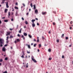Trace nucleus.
Here are the masks:
<instances>
[{"label":"nucleus","instance_id":"obj_61","mask_svg":"<svg viewBox=\"0 0 73 73\" xmlns=\"http://www.w3.org/2000/svg\"><path fill=\"white\" fill-rule=\"evenodd\" d=\"M23 6H24V7H25V4H24L23 3Z\"/></svg>","mask_w":73,"mask_h":73},{"label":"nucleus","instance_id":"obj_32","mask_svg":"<svg viewBox=\"0 0 73 73\" xmlns=\"http://www.w3.org/2000/svg\"><path fill=\"white\" fill-rule=\"evenodd\" d=\"M3 61V59H0V62H2Z\"/></svg>","mask_w":73,"mask_h":73},{"label":"nucleus","instance_id":"obj_21","mask_svg":"<svg viewBox=\"0 0 73 73\" xmlns=\"http://www.w3.org/2000/svg\"><path fill=\"white\" fill-rule=\"evenodd\" d=\"M15 9H19V8L17 7H15Z\"/></svg>","mask_w":73,"mask_h":73},{"label":"nucleus","instance_id":"obj_3","mask_svg":"<svg viewBox=\"0 0 73 73\" xmlns=\"http://www.w3.org/2000/svg\"><path fill=\"white\" fill-rule=\"evenodd\" d=\"M46 13H47L46 12H42V15H46Z\"/></svg>","mask_w":73,"mask_h":73},{"label":"nucleus","instance_id":"obj_37","mask_svg":"<svg viewBox=\"0 0 73 73\" xmlns=\"http://www.w3.org/2000/svg\"><path fill=\"white\" fill-rule=\"evenodd\" d=\"M62 58H64V55H62Z\"/></svg>","mask_w":73,"mask_h":73},{"label":"nucleus","instance_id":"obj_34","mask_svg":"<svg viewBox=\"0 0 73 73\" xmlns=\"http://www.w3.org/2000/svg\"><path fill=\"white\" fill-rule=\"evenodd\" d=\"M24 55H22L21 56V57H22V58H24Z\"/></svg>","mask_w":73,"mask_h":73},{"label":"nucleus","instance_id":"obj_48","mask_svg":"<svg viewBox=\"0 0 73 73\" xmlns=\"http://www.w3.org/2000/svg\"><path fill=\"white\" fill-rule=\"evenodd\" d=\"M12 11H14V9L13 8H12Z\"/></svg>","mask_w":73,"mask_h":73},{"label":"nucleus","instance_id":"obj_13","mask_svg":"<svg viewBox=\"0 0 73 73\" xmlns=\"http://www.w3.org/2000/svg\"><path fill=\"white\" fill-rule=\"evenodd\" d=\"M35 19H33L32 20H31V21L33 23H34V22L35 21Z\"/></svg>","mask_w":73,"mask_h":73},{"label":"nucleus","instance_id":"obj_64","mask_svg":"<svg viewBox=\"0 0 73 73\" xmlns=\"http://www.w3.org/2000/svg\"><path fill=\"white\" fill-rule=\"evenodd\" d=\"M7 46V44H6V45H5V46Z\"/></svg>","mask_w":73,"mask_h":73},{"label":"nucleus","instance_id":"obj_18","mask_svg":"<svg viewBox=\"0 0 73 73\" xmlns=\"http://www.w3.org/2000/svg\"><path fill=\"white\" fill-rule=\"evenodd\" d=\"M10 13H11V12H9V14H8L9 17L10 16V15H11V14Z\"/></svg>","mask_w":73,"mask_h":73},{"label":"nucleus","instance_id":"obj_22","mask_svg":"<svg viewBox=\"0 0 73 73\" xmlns=\"http://www.w3.org/2000/svg\"><path fill=\"white\" fill-rule=\"evenodd\" d=\"M22 54L23 55H25V54H24V51H22Z\"/></svg>","mask_w":73,"mask_h":73},{"label":"nucleus","instance_id":"obj_40","mask_svg":"<svg viewBox=\"0 0 73 73\" xmlns=\"http://www.w3.org/2000/svg\"><path fill=\"white\" fill-rule=\"evenodd\" d=\"M27 53H28V54L30 53V52H29L28 51H27Z\"/></svg>","mask_w":73,"mask_h":73},{"label":"nucleus","instance_id":"obj_6","mask_svg":"<svg viewBox=\"0 0 73 73\" xmlns=\"http://www.w3.org/2000/svg\"><path fill=\"white\" fill-rule=\"evenodd\" d=\"M26 45L27 46L28 48H29V49H31V46H30V45H29L28 44H26Z\"/></svg>","mask_w":73,"mask_h":73},{"label":"nucleus","instance_id":"obj_53","mask_svg":"<svg viewBox=\"0 0 73 73\" xmlns=\"http://www.w3.org/2000/svg\"><path fill=\"white\" fill-rule=\"evenodd\" d=\"M16 5H18V3H16Z\"/></svg>","mask_w":73,"mask_h":73},{"label":"nucleus","instance_id":"obj_46","mask_svg":"<svg viewBox=\"0 0 73 73\" xmlns=\"http://www.w3.org/2000/svg\"><path fill=\"white\" fill-rule=\"evenodd\" d=\"M37 25L39 26L40 25V24H39V23H37Z\"/></svg>","mask_w":73,"mask_h":73},{"label":"nucleus","instance_id":"obj_58","mask_svg":"<svg viewBox=\"0 0 73 73\" xmlns=\"http://www.w3.org/2000/svg\"><path fill=\"white\" fill-rule=\"evenodd\" d=\"M11 49H13V47H12V46H11Z\"/></svg>","mask_w":73,"mask_h":73},{"label":"nucleus","instance_id":"obj_44","mask_svg":"<svg viewBox=\"0 0 73 73\" xmlns=\"http://www.w3.org/2000/svg\"><path fill=\"white\" fill-rule=\"evenodd\" d=\"M52 24L54 25H55V23L54 22H53L52 23Z\"/></svg>","mask_w":73,"mask_h":73},{"label":"nucleus","instance_id":"obj_36","mask_svg":"<svg viewBox=\"0 0 73 73\" xmlns=\"http://www.w3.org/2000/svg\"><path fill=\"white\" fill-rule=\"evenodd\" d=\"M5 60H8V58L6 57L5 58Z\"/></svg>","mask_w":73,"mask_h":73},{"label":"nucleus","instance_id":"obj_33","mask_svg":"<svg viewBox=\"0 0 73 73\" xmlns=\"http://www.w3.org/2000/svg\"><path fill=\"white\" fill-rule=\"evenodd\" d=\"M72 23H73V21H71L70 22V24H72Z\"/></svg>","mask_w":73,"mask_h":73},{"label":"nucleus","instance_id":"obj_55","mask_svg":"<svg viewBox=\"0 0 73 73\" xmlns=\"http://www.w3.org/2000/svg\"><path fill=\"white\" fill-rule=\"evenodd\" d=\"M10 38H13V36H11Z\"/></svg>","mask_w":73,"mask_h":73},{"label":"nucleus","instance_id":"obj_42","mask_svg":"<svg viewBox=\"0 0 73 73\" xmlns=\"http://www.w3.org/2000/svg\"><path fill=\"white\" fill-rule=\"evenodd\" d=\"M57 42H59V40H57L56 41Z\"/></svg>","mask_w":73,"mask_h":73},{"label":"nucleus","instance_id":"obj_25","mask_svg":"<svg viewBox=\"0 0 73 73\" xmlns=\"http://www.w3.org/2000/svg\"><path fill=\"white\" fill-rule=\"evenodd\" d=\"M17 36H18V37H21V35H20V34H18V35H17Z\"/></svg>","mask_w":73,"mask_h":73},{"label":"nucleus","instance_id":"obj_12","mask_svg":"<svg viewBox=\"0 0 73 73\" xmlns=\"http://www.w3.org/2000/svg\"><path fill=\"white\" fill-rule=\"evenodd\" d=\"M21 37H22V38H23V40H25V37H24V36L23 35L21 36Z\"/></svg>","mask_w":73,"mask_h":73},{"label":"nucleus","instance_id":"obj_39","mask_svg":"<svg viewBox=\"0 0 73 73\" xmlns=\"http://www.w3.org/2000/svg\"><path fill=\"white\" fill-rule=\"evenodd\" d=\"M29 15V13H27L26 14V15L27 16H28V15Z\"/></svg>","mask_w":73,"mask_h":73},{"label":"nucleus","instance_id":"obj_5","mask_svg":"<svg viewBox=\"0 0 73 73\" xmlns=\"http://www.w3.org/2000/svg\"><path fill=\"white\" fill-rule=\"evenodd\" d=\"M10 33H11V32L10 31L7 32L6 36H8V35H10Z\"/></svg>","mask_w":73,"mask_h":73},{"label":"nucleus","instance_id":"obj_38","mask_svg":"<svg viewBox=\"0 0 73 73\" xmlns=\"http://www.w3.org/2000/svg\"><path fill=\"white\" fill-rule=\"evenodd\" d=\"M33 41H35V42H36V39L35 38L34 39Z\"/></svg>","mask_w":73,"mask_h":73},{"label":"nucleus","instance_id":"obj_4","mask_svg":"<svg viewBox=\"0 0 73 73\" xmlns=\"http://www.w3.org/2000/svg\"><path fill=\"white\" fill-rule=\"evenodd\" d=\"M5 3H6V7L7 8H9V6L8 5V2H6Z\"/></svg>","mask_w":73,"mask_h":73},{"label":"nucleus","instance_id":"obj_2","mask_svg":"<svg viewBox=\"0 0 73 73\" xmlns=\"http://www.w3.org/2000/svg\"><path fill=\"white\" fill-rule=\"evenodd\" d=\"M20 39L18 38L17 39V40H15L14 41L15 43V44H16L17 42H20Z\"/></svg>","mask_w":73,"mask_h":73},{"label":"nucleus","instance_id":"obj_11","mask_svg":"<svg viewBox=\"0 0 73 73\" xmlns=\"http://www.w3.org/2000/svg\"><path fill=\"white\" fill-rule=\"evenodd\" d=\"M8 11V9H5V13H7Z\"/></svg>","mask_w":73,"mask_h":73},{"label":"nucleus","instance_id":"obj_56","mask_svg":"<svg viewBox=\"0 0 73 73\" xmlns=\"http://www.w3.org/2000/svg\"><path fill=\"white\" fill-rule=\"evenodd\" d=\"M72 29V27H70V29Z\"/></svg>","mask_w":73,"mask_h":73},{"label":"nucleus","instance_id":"obj_7","mask_svg":"<svg viewBox=\"0 0 73 73\" xmlns=\"http://www.w3.org/2000/svg\"><path fill=\"white\" fill-rule=\"evenodd\" d=\"M32 26L33 27H35V23H33Z\"/></svg>","mask_w":73,"mask_h":73},{"label":"nucleus","instance_id":"obj_16","mask_svg":"<svg viewBox=\"0 0 73 73\" xmlns=\"http://www.w3.org/2000/svg\"><path fill=\"white\" fill-rule=\"evenodd\" d=\"M24 36H27V33H24Z\"/></svg>","mask_w":73,"mask_h":73},{"label":"nucleus","instance_id":"obj_54","mask_svg":"<svg viewBox=\"0 0 73 73\" xmlns=\"http://www.w3.org/2000/svg\"><path fill=\"white\" fill-rule=\"evenodd\" d=\"M10 31H12V30H13V29H10Z\"/></svg>","mask_w":73,"mask_h":73},{"label":"nucleus","instance_id":"obj_8","mask_svg":"<svg viewBox=\"0 0 73 73\" xmlns=\"http://www.w3.org/2000/svg\"><path fill=\"white\" fill-rule=\"evenodd\" d=\"M35 13H36V14H37L38 13V10H37V9H36L35 10Z\"/></svg>","mask_w":73,"mask_h":73},{"label":"nucleus","instance_id":"obj_63","mask_svg":"<svg viewBox=\"0 0 73 73\" xmlns=\"http://www.w3.org/2000/svg\"><path fill=\"white\" fill-rule=\"evenodd\" d=\"M33 45V43H31V45Z\"/></svg>","mask_w":73,"mask_h":73},{"label":"nucleus","instance_id":"obj_23","mask_svg":"<svg viewBox=\"0 0 73 73\" xmlns=\"http://www.w3.org/2000/svg\"><path fill=\"white\" fill-rule=\"evenodd\" d=\"M8 21L7 20H4V22H8Z\"/></svg>","mask_w":73,"mask_h":73},{"label":"nucleus","instance_id":"obj_62","mask_svg":"<svg viewBox=\"0 0 73 73\" xmlns=\"http://www.w3.org/2000/svg\"><path fill=\"white\" fill-rule=\"evenodd\" d=\"M1 20H0V24H1Z\"/></svg>","mask_w":73,"mask_h":73},{"label":"nucleus","instance_id":"obj_26","mask_svg":"<svg viewBox=\"0 0 73 73\" xmlns=\"http://www.w3.org/2000/svg\"><path fill=\"white\" fill-rule=\"evenodd\" d=\"M48 52H51V49H48Z\"/></svg>","mask_w":73,"mask_h":73},{"label":"nucleus","instance_id":"obj_27","mask_svg":"<svg viewBox=\"0 0 73 73\" xmlns=\"http://www.w3.org/2000/svg\"><path fill=\"white\" fill-rule=\"evenodd\" d=\"M36 45H37V44H34V47H36Z\"/></svg>","mask_w":73,"mask_h":73},{"label":"nucleus","instance_id":"obj_45","mask_svg":"<svg viewBox=\"0 0 73 73\" xmlns=\"http://www.w3.org/2000/svg\"><path fill=\"white\" fill-rule=\"evenodd\" d=\"M19 33H21V31H20V30L19 31Z\"/></svg>","mask_w":73,"mask_h":73},{"label":"nucleus","instance_id":"obj_60","mask_svg":"<svg viewBox=\"0 0 73 73\" xmlns=\"http://www.w3.org/2000/svg\"><path fill=\"white\" fill-rule=\"evenodd\" d=\"M35 20H38V19L36 18H35Z\"/></svg>","mask_w":73,"mask_h":73},{"label":"nucleus","instance_id":"obj_28","mask_svg":"<svg viewBox=\"0 0 73 73\" xmlns=\"http://www.w3.org/2000/svg\"><path fill=\"white\" fill-rule=\"evenodd\" d=\"M15 16H18V14H17V12H16Z\"/></svg>","mask_w":73,"mask_h":73},{"label":"nucleus","instance_id":"obj_1","mask_svg":"<svg viewBox=\"0 0 73 73\" xmlns=\"http://www.w3.org/2000/svg\"><path fill=\"white\" fill-rule=\"evenodd\" d=\"M3 40L1 39H0V46L2 47L3 46Z\"/></svg>","mask_w":73,"mask_h":73},{"label":"nucleus","instance_id":"obj_14","mask_svg":"<svg viewBox=\"0 0 73 73\" xmlns=\"http://www.w3.org/2000/svg\"><path fill=\"white\" fill-rule=\"evenodd\" d=\"M33 6H34L33 9L34 10L36 9V6L35 5H34Z\"/></svg>","mask_w":73,"mask_h":73},{"label":"nucleus","instance_id":"obj_30","mask_svg":"<svg viewBox=\"0 0 73 73\" xmlns=\"http://www.w3.org/2000/svg\"><path fill=\"white\" fill-rule=\"evenodd\" d=\"M31 8H32V7H33V5H32V3H31Z\"/></svg>","mask_w":73,"mask_h":73},{"label":"nucleus","instance_id":"obj_17","mask_svg":"<svg viewBox=\"0 0 73 73\" xmlns=\"http://www.w3.org/2000/svg\"><path fill=\"white\" fill-rule=\"evenodd\" d=\"M64 34H63L61 36L62 38H63L64 37Z\"/></svg>","mask_w":73,"mask_h":73},{"label":"nucleus","instance_id":"obj_20","mask_svg":"<svg viewBox=\"0 0 73 73\" xmlns=\"http://www.w3.org/2000/svg\"><path fill=\"white\" fill-rule=\"evenodd\" d=\"M41 44H39V48H41Z\"/></svg>","mask_w":73,"mask_h":73},{"label":"nucleus","instance_id":"obj_31","mask_svg":"<svg viewBox=\"0 0 73 73\" xmlns=\"http://www.w3.org/2000/svg\"><path fill=\"white\" fill-rule=\"evenodd\" d=\"M34 57H33V56H32V60H33L34 59Z\"/></svg>","mask_w":73,"mask_h":73},{"label":"nucleus","instance_id":"obj_35","mask_svg":"<svg viewBox=\"0 0 73 73\" xmlns=\"http://www.w3.org/2000/svg\"><path fill=\"white\" fill-rule=\"evenodd\" d=\"M42 40H44L45 39V37H44V36H42Z\"/></svg>","mask_w":73,"mask_h":73},{"label":"nucleus","instance_id":"obj_52","mask_svg":"<svg viewBox=\"0 0 73 73\" xmlns=\"http://www.w3.org/2000/svg\"><path fill=\"white\" fill-rule=\"evenodd\" d=\"M22 19L23 20H24V19L23 18V17L22 18Z\"/></svg>","mask_w":73,"mask_h":73},{"label":"nucleus","instance_id":"obj_43","mask_svg":"<svg viewBox=\"0 0 73 73\" xmlns=\"http://www.w3.org/2000/svg\"><path fill=\"white\" fill-rule=\"evenodd\" d=\"M3 73H7V71H5V72H4Z\"/></svg>","mask_w":73,"mask_h":73},{"label":"nucleus","instance_id":"obj_19","mask_svg":"<svg viewBox=\"0 0 73 73\" xmlns=\"http://www.w3.org/2000/svg\"><path fill=\"white\" fill-rule=\"evenodd\" d=\"M25 24H26L27 25V24H28V22H27V21H26L25 22Z\"/></svg>","mask_w":73,"mask_h":73},{"label":"nucleus","instance_id":"obj_51","mask_svg":"<svg viewBox=\"0 0 73 73\" xmlns=\"http://www.w3.org/2000/svg\"><path fill=\"white\" fill-rule=\"evenodd\" d=\"M48 33H49V34H50V31H49L48 32Z\"/></svg>","mask_w":73,"mask_h":73},{"label":"nucleus","instance_id":"obj_57","mask_svg":"<svg viewBox=\"0 0 73 73\" xmlns=\"http://www.w3.org/2000/svg\"><path fill=\"white\" fill-rule=\"evenodd\" d=\"M37 50H38V52H40V50H39V49H38Z\"/></svg>","mask_w":73,"mask_h":73},{"label":"nucleus","instance_id":"obj_29","mask_svg":"<svg viewBox=\"0 0 73 73\" xmlns=\"http://www.w3.org/2000/svg\"><path fill=\"white\" fill-rule=\"evenodd\" d=\"M28 63H27V66H26V68H28Z\"/></svg>","mask_w":73,"mask_h":73},{"label":"nucleus","instance_id":"obj_9","mask_svg":"<svg viewBox=\"0 0 73 73\" xmlns=\"http://www.w3.org/2000/svg\"><path fill=\"white\" fill-rule=\"evenodd\" d=\"M2 50L3 52L5 51V47L3 48L2 49Z\"/></svg>","mask_w":73,"mask_h":73},{"label":"nucleus","instance_id":"obj_59","mask_svg":"<svg viewBox=\"0 0 73 73\" xmlns=\"http://www.w3.org/2000/svg\"><path fill=\"white\" fill-rule=\"evenodd\" d=\"M7 39H8V38H9V36H8L7 37Z\"/></svg>","mask_w":73,"mask_h":73},{"label":"nucleus","instance_id":"obj_10","mask_svg":"<svg viewBox=\"0 0 73 73\" xmlns=\"http://www.w3.org/2000/svg\"><path fill=\"white\" fill-rule=\"evenodd\" d=\"M37 42H39V38L38 37H37Z\"/></svg>","mask_w":73,"mask_h":73},{"label":"nucleus","instance_id":"obj_47","mask_svg":"<svg viewBox=\"0 0 73 73\" xmlns=\"http://www.w3.org/2000/svg\"><path fill=\"white\" fill-rule=\"evenodd\" d=\"M49 60H52V58H50L49 59Z\"/></svg>","mask_w":73,"mask_h":73},{"label":"nucleus","instance_id":"obj_24","mask_svg":"<svg viewBox=\"0 0 73 73\" xmlns=\"http://www.w3.org/2000/svg\"><path fill=\"white\" fill-rule=\"evenodd\" d=\"M29 36L30 38H32V36L29 35Z\"/></svg>","mask_w":73,"mask_h":73},{"label":"nucleus","instance_id":"obj_49","mask_svg":"<svg viewBox=\"0 0 73 73\" xmlns=\"http://www.w3.org/2000/svg\"><path fill=\"white\" fill-rule=\"evenodd\" d=\"M13 21V18H12L11 19V21Z\"/></svg>","mask_w":73,"mask_h":73},{"label":"nucleus","instance_id":"obj_41","mask_svg":"<svg viewBox=\"0 0 73 73\" xmlns=\"http://www.w3.org/2000/svg\"><path fill=\"white\" fill-rule=\"evenodd\" d=\"M66 40H68V37H66Z\"/></svg>","mask_w":73,"mask_h":73},{"label":"nucleus","instance_id":"obj_50","mask_svg":"<svg viewBox=\"0 0 73 73\" xmlns=\"http://www.w3.org/2000/svg\"><path fill=\"white\" fill-rule=\"evenodd\" d=\"M11 15H13V12L11 13Z\"/></svg>","mask_w":73,"mask_h":73},{"label":"nucleus","instance_id":"obj_15","mask_svg":"<svg viewBox=\"0 0 73 73\" xmlns=\"http://www.w3.org/2000/svg\"><path fill=\"white\" fill-rule=\"evenodd\" d=\"M32 61H34V62H37V61H36V60H35V59H33L32 60Z\"/></svg>","mask_w":73,"mask_h":73}]
</instances>
